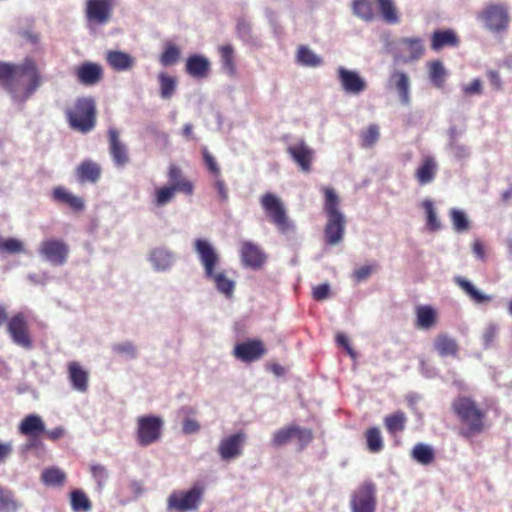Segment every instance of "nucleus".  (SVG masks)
Returning a JSON list of instances; mask_svg holds the SVG:
<instances>
[{
	"mask_svg": "<svg viewBox=\"0 0 512 512\" xmlns=\"http://www.w3.org/2000/svg\"><path fill=\"white\" fill-rule=\"evenodd\" d=\"M194 249L204 268L205 278L214 283L219 293L227 298H231L234 293L235 282L228 278L224 271L217 270L220 263V255L213 245L208 240L196 239L194 241Z\"/></svg>",
	"mask_w": 512,
	"mask_h": 512,
	"instance_id": "obj_1",
	"label": "nucleus"
},
{
	"mask_svg": "<svg viewBox=\"0 0 512 512\" xmlns=\"http://www.w3.org/2000/svg\"><path fill=\"white\" fill-rule=\"evenodd\" d=\"M452 409L462 424L459 435L469 439L485 431L486 413L474 400L459 396L453 400Z\"/></svg>",
	"mask_w": 512,
	"mask_h": 512,
	"instance_id": "obj_2",
	"label": "nucleus"
},
{
	"mask_svg": "<svg viewBox=\"0 0 512 512\" xmlns=\"http://www.w3.org/2000/svg\"><path fill=\"white\" fill-rule=\"evenodd\" d=\"M40 85L41 77L35 63L31 59H26L19 64V68L14 72L13 80L9 82L7 91L15 103L22 105Z\"/></svg>",
	"mask_w": 512,
	"mask_h": 512,
	"instance_id": "obj_3",
	"label": "nucleus"
},
{
	"mask_svg": "<svg viewBox=\"0 0 512 512\" xmlns=\"http://www.w3.org/2000/svg\"><path fill=\"white\" fill-rule=\"evenodd\" d=\"M324 206L323 209L327 215L324 234L328 245H338L344 237L346 218L340 210V198L331 187H324Z\"/></svg>",
	"mask_w": 512,
	"mask_h": 512,
	"instance_id": "obj_4",
	"label": "nucleus"
},
{
	"mask_svg": "<svg viewBox=\"0 0 512 512\" xmlns=\"http://www.w3.org/2000/svg\"><path fill=\"white\" fill-rule=\"evenodd\" d=\"M260 205L280 233L290 234L295 231V223L288 217L286 207L279 196L267 192L260 197Z\"/></svg>",
	"mask_w": 512,
	"mask_h": 512,
	"instance_id": "obj_5",
	"label": "nucleus"
},
{
	"mask_svg": "<svg viewBox=\"0 0 512 512\" xmlns=\"http://www.w3.org/2000/svg\"><path fill=\"white\" fill-rule=\"evenodd\" d=\"M482 27L494 35H502L509 29L511 18L507 4H488L476 15Z\"/></svg>",
	"mask_w": 512,
	"mask_h": 512,
	"instance_id": "obj_6",
	"label": "nucleus"
},
{
	"mask_svg": "<svg viewBox=\"0 0 512 512\" xmlns=\"http://www.w3.org/2000/svg\"><path fill=\"white\" fill-rule=\"evenodd\" d=\"M96 106L90 97L79 98L67 111L70 126L79 132L87 133L95 126Z\"/></svg>",
	"mask_w": 512,
	"mask_h": 512,
	"instance_id": "obj_7",
	"label": "nucleus"
},
{
	"mask_svg": "<svg viewBox=\"0 0 512 512\" xmlns=\"http://www.w3.org/2000/svg\"><path fill=\"white\" fill-rule=\"evenodd\" d=\"M205 487L201 483H195L188 490L172 492L167 499V509L177 512H194L199 509L203 500Z\"/></svg>",
	"mask_w": 512,
	"mask_h": 512,
	"instance_id": "obj_8",
	"label": "nucleus"
},
{
	"mask_svg": "<svg viewBox=\"0 0 512 512\" xmlns=\"http://www.w3.org/2000/svg\"><path fill=\"white\" fill-rule=\"evenodd\" d=\"M164 421L160 416L146 415L137 418L136 436L141 446H149L158 440L162 435Z\"/></svg>",
	"mask_w": 512,
	"mask_h": 512,
	"instance_id": "obj_9",
	"label": "nucleus"
},
{
	"mask_svg": "<svg viewBox=\"0 0 512 512\" xmlns=\"http://www.w3.org/2000/svg\"><path fill=\"white\" fill-rule=\"evenodd\" d=\"M376 505V486L372 482L363 483L351 495L352 512H375Z\"/></svg>",
	"mask_w": 512,
	"mask_h": 512,
	"instance_id": "obj_10",
	"label": "nucleus"
},
{
	"mask_svg": "<svg viewBox=\"0 0 512 512\" xmlns=\"http://www.w3.org/2000/svg\"><path fill=\"white\" fill-rule=\"evenodd\" d=\"M7 332L13 343L17 346L26 350H30L33 347V341L24 314L17 313L7 321Z\"/></svg>",
	"mask_w": 512,
	"mask_h": 512,
	"instance_id": "obj_11",
	"label": "nucleus"
},
{
	"mask_svg": "<svg viewBox=\"0 0 512 512\" xmlns=\"http://www.w3.org/2000/svg\"><path fill=\"white\" fill-rule=\"evenodd\" d=\"M68 245L57 239L43 241L39 247L41 257L54 266L63 265L68 258Z\"/></svg>",
	"mask_w": 512,
	"mask_h": 512,
	"instance_id": "obj_12",
	"label": "nucleus"
},
{
	"mask_svg": "<svg viewBox=\"0 0 512 512\" xmlns=\"http://www.w3.org/2000/svg\"><path fill=\"white\" fill-rule=\"evenodd\" d=\"M147 260L157 273L170 271L177 261V255L166 246H156L149 250Z\"/></svg>",
	"mask_w": 512,
	"mask_h": 512,
	"instance_id": "obj_13",
	"label": "nucleus"
},
{
	"mask_svg": "<svg viewBox=\"0 0 512 512\" xmlns=\"http://www.w3.org/2000/svg\"><path fill=\"white\" fill-rule=\"evenodd\" d=\"M246 434L237 432L222 438L218 445V454L223 461H231L243 454V447L246 442Z\"/></svg>",
	"mask_w": 512,
	"mask_h": 512,
	"instance_id": "obj_14",
	"label": "nucleus"
},
{
	"mask_svg": "<svg viewBox=\"0 0 512 512\" xmlns=\"http://www.w3.org/2000/svg\"><path fill=\"white\" fill-rule=\"evenodd\" d=\"M337 79L346 94L359 95L367 89L366 80L355 70L339 66L337 68Z\"/></svg>",
	"mask_w": 512,
	"mask_h": 512,
	"instance_id": "obj_15",
	"label": "nucleus"
},
{
	"mask_svg": "<svg viewBox=\"0 0 512 512\" xmlns=\"http://www.w3.org/2000/svg\"><path fill=\"white\" fill-rule=\"evenodd\" d=\"M266 353V349L261 340L253 339L247 340L235 345L233 355L238 360L251 363L259 360Z\"/></svg>",
	"mask_w": 512,
	"mask_h": 512,
	"instance_id": "obj_16",
	"label": "nucleus"
},
{
	"mask_svg": "<svg viewBox=\"0 0 512 512\" xmlns=\"http://www.w3.org/2000/svg\"><path fill=\"white\" fill-rule=\"evenodd\" d=\"M387 87L397 92L401 104L410 105L411 102V81L407 73L401 70H394L387 81Z\"/></svg>",
	"mask_w": 512,
	"mask_h": 512,
	"instance_id": "obj_17",
	"label": "nucleus"
},
{
	"mask_svg": "<svg viewBox=\"0 0 512 512\" xmlns=\"http://www.w3.org/2000/svg\"><path fill=\"white\" fill-rule=\"evenodd\" d=\"M112 7L111 0H87V18L91 22L105 24L110 19Z\"/></svg>",
	"mask_w": 512,
	"mask_h": 512,
	"instance_id": "obj_18",
	"label": "nucleus"
},
{
	"mask_svg": "<svg viewBox=\"0 0 512 512\" xmlns=\"http://www.w3.org/2000/svg\"><path fill=\"white\" fill-rule=\"evenodd\" d=\"M401 61L411 63L419 60L425 52L423 40L419 37H405L399 40Z\"/></svg>",
	"mask_w": 512,
	"mask_h": 512,
	"instance_id": "obj_19",
	"label": "nucleus"
},
{
	"mask_svg": "<svg viewBox=\"0 0 512 512\" xmlns=\"http://www.w3.org/2000/svg\"><path fill=\"white\" fill-rule=\"evenodd\" d=\"M109 136V151L115 166L123 168L129 163V155L127 146L120 140L119 131L115 128H110L108 131Z\"/></svg>",
	"mask_w": 512,
	"mask_h": 512,
	"instance_id": "obj_20",
	"label": "nucleus"
},
{
	"mask_svg": "<svg viewBox=\"0 0 512 512\" xmlns=\"http://www.w3.org/2000/svg\"><path fill=\"white\" fill-rule=\"evenodd\" d=\"M287 152L299 165L302 171H310V165L313 159L314 151L305 143V141L299 140L295 143H292L287 147Z\"/></svg>",
	"mask_w": 512,
	"mask_h": 512,
	"instance_id": "obj_21",
	"label": "nucleus"
},
{
	"mask_svg": "<svg viewBox=\"0 0 512 512\" xmlns=\"http://www.w3.org/2000/svg\"><path fill=\"white\" fill-rule=\"evenodd\" d=\"M76 77L82 85L93 86L103 78V68L94 62H84L77 67Z\"/></svg>",
	"mask_w": 512,
	"mask_h": 512,
	"instance_id": "obj_22",
	"label": "nucleus"
},
{
	"mask_svg": "<svg viewBox=\"0 0 512 512\" xmlns=\"http://www.w3.org/2000/svg\"><path fill=\"white\" fill-rule=\"evenodd\" d=\"M18 432L28 438H37L46 432V425L40 415L28 414L20 421Z\"/></svg>",
	"mask_w": 512,
	"mask_h": 512,
	"instance_id": "obj_23",
	"label": "nucleus"
},
{
	"mask_svg": "<svg viewBox=\"0 0 512 512\" xmlns=\"http://www.w3.org/2000/svg\"><path fill=\"white\" fill-rule=\"evenodd\" d=\"M68 379L74 390L85 393L89 387V372L78 362L71 361L68 363Z\"/></svg>",
	"mask_w": 512,
	"mask_h": 512,
	"instance_id": "obj_24",
	"label": "nucleus"
},
{
	"mask_svg": "<svg viewBox=\"0 0 512 512\" xmlns=\"http://www.w3.org/2000/svg\"><path fill=\"white\" fill-rule=\"evenodd\" d=\"M100 165L92 160L82 161L75 169L77 182L80 184L96 183L101 177Z\"/></svg>",
	"mask_w": 512,
	"mask_h": 512,
	"instance_id": "obj_25",
	"label": "nucleus"
},
{
	"mask_svg": "<svg viewBox=\"0 0 512 512\" xmlns=\"http://www.w3.org/2000/svg\"><path fill=\"white\" fill-rule=\"evenodd\" d=\"M241 258L245 266L258 268L265 260L261 248L250 241H244L241 245Z\"/></svg>",
	"mask_w": 512,
	"mask_h": 512,
	"instance_id": "obj_26",
	"label": "nucleus"
},
{
	"mask_svg": "<svg viewBox=\"0 0 512 512\" xmlns=\"http://www.w3.org/2000/svg\"><path fill=\"white\" fill-rule=\"evenodd\" d=\"M211 68L210 61L203 55L194 54L186 61L187 73L196 79H203L209 75Z\"/></svg>",
	"mask_w": 512,
	"mask_h": 512,
	"instance_id": "obj_27",
	"label": "nucleus"
},
{
	"mask_svg": "<svg viewBox=\"0 0 512 512\" xmlns=\"http://www.w3.org/2000/svg\"><path fill=\"white\" fill-rule=\"evenodd\" d=\"M167 176L169 185L177 188L179 193L187 196H191L194 193V184L183 175L182 170L175 164L169 166Z\"/></svg>",
	"mask_w": 512,
	"mask_h": 512,
	"instance_id": "obj_28",
	"label": "nucleus"
},
{
	"mask_svg": "<svg viewBox=\"0 0 512 512\" xmlns=\"http://www.w3.org/2000/svg\"><path fill=\"white\" fill-rule=\"evenodd\" d=\"M438 170V164L434 157L425 156L422 158L421 163L415 171V178L420 185H427L431 183Z\"/></svg>",
	"mask_w": 512,
	"mask_h": 512,
	"instance_id": "obj_29",
	"label": "nucleus"
},
{
	"mask_svg": "<svg viewBox=\"0 0 512 512\" xmlns=\"http://www.w3.org/2000/svg\"><path fill=\"white\" fill-rule=\"evenodd\" d=\"M107 63L112 69L118 72L129 71L135 64L136 60L130 54L117 50H110L106 53Z\"/></svg>",
	"mask_w": 512,
	"mask_h": 512,
	"instance_id": "obj_30",
	"label": "nucleus"
},
{
	"mask_svg": "<svg viewBox=\"0 0 512 512\" xmlns=\"http://www.w3.org/2000/svg\"><path fill=\"white\" fill-rule=\"evenodd\" d=\"M454 282L463 290V292L475 303L484 304L493 300L492 295L485 294L477 289L471 281L462 276L454 277Z\"/></svg>",
	"mask_w": 512,
	"mask_h": 512,
	"instance_id": "obj_31",
	"label": "nucleus"
},
{
	"mask_svg": "<svg viewBox=\"0 0 512 512\" xmlns=\"http://www.w3.org/2000/svg\"><path fill=\"white\" fill-rule=\"evenodd\" d=\"M179 190L172 185L156 187L152 195L151 203L156 208H163L170 204Z\"/></svg>",
	"mask_w": 512,
	"mask_h": 512,
	"instance_id": "obj_32",
	"label": "nucleus"
},
{
	"mask_svg": "<svg viewBox=\"0 0 512 512\" xmlns=\"http://www.w3.org/2000/svg\"><path fill=\"white\" fill-rule=\"evenodd\" d=\"M382 20L391 25L400 22V13L394 0H376Z\"/></svg>",
	"mask_w": 512,
	"mask_h": 512,
	"instance_id": "obj_33",
	"label": "nucleus"
},
{
	"mask_svg": "<svg viewBox=\"0 0 512 512\" xmlns=\"http://www.w3.org/2000/svg\"><path fill=\"white\" fill-rule=\"evenodd\" d=\"M375 5L376 0H353L352 11L359 19L365 22H372L376 18V14L374 12Z\"/></svg>",
	"mask_w": 512,
	"mask_h": 512,
	"instance_id": "obj_34",
	"label": "nucleus"
},
{
	"mask_svg": "<svg viewBox=\"0 0 512 512\" xmlns=\"http://www.w3.org/2000/svg\"><path fill=\"white\" fill-rule=\"evenodd\" d=\"M434 348L441 357L455 356L458 351V344L452 337L440 334L434 340Z\"/></svg>",
	"mask_w": 512,
	"mask_h": 512,
	"instance_id": "obj_35",
	"label": "nucleus"
},
{
	"mask_svg": "<svg viewBox=\"0 0 512 512\" xmlns=\"http://www.w3.org/2000/svg\"><path fill=\"white\" fill-rule=\"evenodd\" d=\"M54 200L67 204L74 210H82L84 201L81 197L74 195L64 187H57L53 190Z\"/></svg>",
	"mask_w": 512,
	"mask_h": 512,
	"instance_id": "obj_36",
	"label": "nucleus"
},
{
	"mask_svg": "<svg viewBox=\"0 0 512 512\" xmlns=\"http://www.w3.org/2000/svg\"><path fill=\"white\" fill-rule=\"evenodd\" d=\"M457 43V36L452 30L435 31L431 38V48L435 51H438L445 46H455Z\"/></svg>",
	"mask_w": 512,
	"mask_h": 512,
	"instance_id": "obj_37",
	"label": "nucleus"
},
{
	"mask_svg": "<svg viewBox=\"0 0 512 512\" xmlns=\"http://www.w3.org/2000/svg\"><path fill=\"white\" fill-rule=\"evenodd\" d=\"M436 323V311L431 306H419L416 308V326L419 329H430Z\"/></svg>",
	"mask_w": 512,
	"mask_h": 512,
	"instance_id": "obj_38",
	"label": "nucleus"
},
{
	"mask_svg": "<svg viewBox=\"0 0 512 512\" xmlns=\"http://www.w3.org/2000/svg\"><path fill=\"white\" fill-rule=\"evenodd\" d=\"M501 331V325L495 321H489L485 324L481 332V342L485 349L492 348Z\"/></svg>",
	"mask_w": 512,
	"mask_h": 512,
	"instance_id": "obj_39",
	"label": "nucleus"
},
{
	"mask_svg": "<svg viewBox=\"0 0 512 512\" xmlns=\"http://www.w3.org/2000/svg\"><path fill=\"white\" fill-rule=\"evenodd\" d=\"M428 67L429 79L431 83L436 88H442L445 84L446 77L448 75L443 63L439 60H434L428 64Z\"/></svg>",
	"mask_w": 512,
	"mask_h": 512,
	"instance_id": "obj_40",
	"label": "nucleus"
},
{
	"mask_svg": "<svg viewBox=\"0 0 512 512\" xmlns=\"http://www.w3.org/2000/svg\"><path fill=\"white\" fill-rule=\"evenodd\" d=\"M297 63L307 67H318L322 64V58L307 46H300L296 55Z\"/></svg>",
	"mask_w": 512,
	"mask_h": 512,
	"instance_id": "obj_41",
	"label": "nucleus"
},
{
	"mask_svg": "<svg viewBox=\"0 0 512 512\" xmlns=\"http://www.w3.org/2000/svg\"><path fill=\"white\" fill-rule=\"evenodd\" d=\"M21 507L13 492L0 486V512H17Z\"/></svg>",
	"mask_w": 512,
	"mask_h": 512,
	"instance_id": "obj_42",
	"label": "nucleus"
},
{
	"mask_svg": "<svg viewBox=\"0 0 512 512\" xmlns=\"http://www.w3.org/2000/svg\"><path fill=\"white\" fill-rule=\"evenodd\" d=\"M421 206L423 207L426 215V227L428 230L435 232L441 229L442 225L438 218L434 203L430 199H425Z\"/></svg>",
	"mask_w": 512,
	"mask_h": 512,
	"instance_id": "obj_43",
	"label": "nucleus"
},
{
	"mask_svg": "<svg viewBox=\"0 0 512 512\" xmlns=\"http://www.w3.org/2000/svg\"><path fill=\"white\" fill-rule=\"evenodd\" d=\"M158 81L160 86V96L162 99L169 100L173 97L176 88L177 80L175 77L168 75L165 72H161L158 75Z\"/></svg>",
	"mask_w": 512,
	"mask_h": 512,
	"instance_id": "obj_44",
	"label": "nucleus"
},
{
	"mask_svg": "<svg viewBox=\"0 0 512 512\" xmlns=\"http://www.w3.org/2000/svg\"><path fill=\"white\" fill-rule=\"evenodd\" d=\"M449 217L452 223V227L456 232L463 233L470 229V220L462 209H450Z\"/></svg>",
	"mask_w": 512,
	"mask_h": 512,
	"instance_id": "obj_45",
	"label": "nucleus"
},
{
	"mask_svg": "<svg viewBox=\"0 0 512 512\" xmlns=\"http://www.w3.org/2000/svg\"><path fill=\"white\" fill-rule=\"evenodd\" d=\"M412 457L422 465H428L434 460V451L431 446L418 443L412 450Z\"/></svg>",
	"mask_w": 512,
	"mask_h": 512,
	"instance_id": "obj_46",
	"label": "nucleus"
},
{
	"mask_svg": "<svg viewBox=\"0 0 512 512\" xmlns=\"http://www.w3.org/2000/svg\"><path fill=\"white\" fill-rule=\"evenodd\" d=\"M112 351L114 354L124 357L126 359H136L138 357L137 346L129 340L118 342L112 345Z\"/></svg>",
	"mask_w": 512,
	"mask_h": 512,
	"instance_id": "obj_47",
	"label": "nucleus"
},
{
	"mask_svg": "<svg viewBox=\"0 0 512 512\" xmlns=\"http://www.w3.org/2000/svg\"><path fill=\"white\" fill-rule=\"evenodd\" d=\"M71 507L74 512H88L92 504L84 492L75 490L71 493Z\"/></svg>",
	"mask_w": 512,
	"mask_h": 512,
	"instance_id": "obj_48",
	"label": "nucleus"
},
{
	"mask_svg": "<svg viewBox=\"0 0 512 512\" xmlns=\"http://www.w3.org/2000/svg\"><path fill=\"white\" fill-rule=\"evenodd\" d=\"M367 448L372 453H378L383 449V438L378 428H370L366 432Z\"/></svg>",
	"mask_w": 512,
	"mask_h": 512,
	"instance_id": "obj_49",
	"label": "nucleus"
},
{
	"mask_svg": "<svg viewBox=\"0 0 512 512\" xmlns=\"http://www.w3.org/2000/svg\"><path fill=\"white\" fill-rule=\"evenodd\" d=\"M406 416L404 412L398 411L385 418V425L389 432L395 433L403 431L405 428Z\"/></svg>",
	"mask_w": 512,
	"mask_h": 512,
	"instance_id": "obj_50",
	"label": "nucleus"
},
{
	"mask_svg": "<svg viewBox=\"0 0 512 512\" xmlns=\"http://www.w3.org/2000/svg\"><path fill=\"white\" fill-rule=\"evenodd\" d=\"M380 132L376 124H370L361 134L362 146L365 148L373 147L379 140Z\"/></svg>",
	"mask_w": 512,
	"mask_h": 512,
	"instance_id": "obj_51",
	"label": "nucleus"
},
{
	"mask_svg": "<svg viewBox=\"0 0 512 512\" xmlns=\"http://www.w3.org/2000/svg\"><path fill=\"white\" fill-rule=\"evenodd\" d=\"M41 478H42V481L46 485L55 486V485H60V484H62L64 482L65 474H64L63 471H61L58 468H50V469H46L42 473V477Z\"/></svg>",
	"mask_w": 512,
	"mask_h": 512,
	"instance_id": "obj_52",
	"label": "nucleus"
},
{
	"mask_svg": "<svg viewBox=\"0 0 512 512\" xmlns=\"http://www.w3.org/2000/svg\"><path fill=\"white\" fill-rule=\"evenodd\" d=\"M220 55L223 69L229 74L234 72V50L231 45L220 47Z\"/></svg>",
	"mask_w": 512,
	"mask_h": 512,
	"instance_id": "obj_53",
	"label": "nucleus"
},
{
	"mask_svg": "<svg viewBox=\"0 0 512 512\" xmlns=\"http://www.w3.org/2000/svg\"><path fill=\"white\" fill-rule=\"evenodd\" d=\"M295 435L294 425L281 428L273 434L272 443L274 446L287 444Z\"/></svg>",
	"mask_w": 512,
	"mask_h": 512,
	"instance_id": "obj_54",
	"label": "nucleus"
},
{
	"mask_svg": "<svg viewBox=\"0 0 512 512\" xmlns=\"http://www.w3.org/2000/svg\"><path fill=\"white\" fill-rule=\"evenodd\" d=\"M17 68H19V64L0 62V83H2L6 90H8L9 82H12Z\"/></svg>",
	"mask_w": 512,
	"mask_h": 512,
	"instance_id": "obj_55",
	"label": "nucleus"
},
{
	"mask_svg": "<svg viewBox=\"0 0 512 512\" xmlns=\"http://www.w3.org/2000/svg\"><path fill=\"white\" fill-rule=\"evenodd\" d=\"M447 148L458 161L466 160L471 155L469 147L459 141H452L451 143H448Z\"/></svg>",
	"mask_w": 512,
	"mask_h": 512,
	"instance_id": "obj_56",
	"label": "nucleus"
},
{
	"mask_svg": "<svg viewBox=\"0 0 512 512\" xmlns=\"http://www.w3.org/2000/svg\"><path fill=\"white\" fill-rule=\"evenodd\" d=\"M24 251L23 243L16 238L3 239L0 236V252L9 254L21 253Z\"/></svg>",
	"mask_w": 512,
	"mask_h": 512,
	"instance_id": "obj_57",
	"label": "nucleus"
},
{
	"mask_svg": "<svg viewBox=\"0 0 512 512\" xmlns=\"http://www.w3.org/2000/svg\"><path fill=\"white\" fill-rule=\"evenodd\" d=\"M180 57V50L175 45H168L165 51L161 55L160 61L164 66H170L175 64Z\"/></svg>",
	"mask_w": 512,
	"mask_h": 512,
	"instance_id": "obj_58",
	"label": "nucleus"
},
{
	"mask_svg": "<svg viewBox=\"0 0 512 512\" xmlns=\"http://www.w3.org/2000/svg\"><path fill=\"white\" fill-rule=\"evenodd\" d=\"M91 473L97 483L98 490L101 491L109 476L106 468L100 464H95L91 466Z\"/></svg>",
	"mask_w": 512,
	"mask_h": 512,
	"instance_id": "obj_59",
	"label": "nucleus"
},
{
	"mask_svg": "<svg viewBox=\"0 0 512 512\" xmlns=\"http://www.w3.org/2000/svg\"><path fill=\"white\" fill-rule=\"evenodd\" d=\"M294 429H295L294 437H297L298 442L300 443L301 449L312 441L313 434L310 429L301 428V427L295 426V425H294Z\"/></svg>",
	"mask_w": 512,
	"mask_h": 512,
	"instance_id": "obj_60",
	"label": "nucleus"
},
{
	"mask_svg": "<svg viewBox=\"0 0 512 512\" xmlns=\"http://www.w3.org/2000/svg\"><path fill=\"white\" fill-rule=\"evenodd\" d=\"M203 159L208 167L209 171L213 173L216 177L220 176V167L217 164L215 158L209 153L206 147L202 148Z\"/></svg>",
	"mask_w": 512,
	"mask_h": 512,
	"instance_id": "obj_61",
	"label": "nucleus"
},
{
	"mask_svg": "<svg viewBox=\"0 0 512 512\" xmlns=\"http://www.w3.org/2000/svg\"><path fill=\"white\" fill-rule=\"evenodd\" d=\"M482 82L480 79H474L471 83L462 86V91L465 95H480L482 94Z\"/></svg>",
	"mask_w": 512,
	"mask_h": 512,
	"instance_id": "obj_62",
	"label": "nucleus"
},
{
	"mask_svg": "<svg viewBox=\"0 0 512 512\" xmlns=\"http://www.w3.org/2000/svg\"><path fill=\"white\" fill-rule=\"evenodd\" d=\"M200 430V424L193 418L186 417L183 421L182 431L186 435L195 434Z\"/></svg>",
	"mask_w": 512,
	"mask_h": 512,
	"instance_id": "obj_63",
	"label": "nucleus"
},
{
	"mask_svg": "<svg viewBox=\"0 0 512 512\" xmlns=\"http://www.w3.org/2000/svg\"><path fill=\"white\" fill-rule=\"evenodd\" d=\"M215 190L217 191L218 197L222 202H226L229 198L228 189L226 187L225 182L218 176L213 184Z\"/></svg>",
	"mask_w": 512,
	"mask_h": 512,
	"instance_id": "obj_64",
	"label": "nucleus"
}]
</instances>
